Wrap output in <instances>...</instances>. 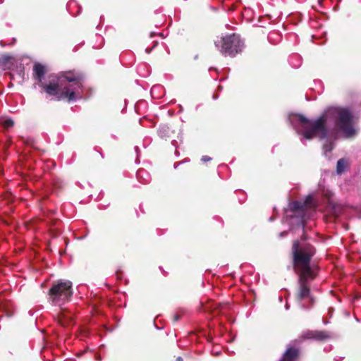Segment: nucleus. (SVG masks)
I'll list each match as a JSON object with an SVG mask.
<instances>
[{
    "instance_id": "1",
    "label": "nucleus",
    "mask_w": 361,
    "mask_h": 361,
    "mask_svg": "<svg viewBox=\"0 0 361 361\" xmlns=\"http://www.w3.org/2000/svg\"><path fill=\"white\" fill-rule=\"evenodd\" d=\"M300 133L306 140L315 137L320 140L329 137V130L326 123L329 118L334 121L336 128L344 134L346 138L354 137L357 130L353 125V115L351 111L344 107H329L326 109L319 118L312 121L300 114H295Z\"/></svg>"
},
{
    "instance_id": "2",
    "label": "nucleus",
    "mask_w": 361,
    "mask_h": 361,
    "mask_svg": "<svg viewBox=\"0 0 361 361\" xmlns=\"http://www.w3.org/2000/svg\"><path fill=\"white\" fill-rule=\"evenodd\" d=\"M291 252L293 269L298 276L295 299L298 303L308 299L309 304L307 306L303 305L302 307L309 309L314 305L315 301L311 295L310 282L316 278V273L311 267V261L317 250L310 244L295 241Z\"/></svg>"
},
{
    "instance_id": "3",
    "label": "nucleus",
    "mask_w": 361,
    "mask_h": 361,
    "mask_svg": "<svg viewBox=\"0 0 361 361\" xmlns=\"http://www.w3.org/2000/svg\"><path fill=\"white\" fill-rule=\"evenodd\" d=\"M82 75L75 71L61 72L56 80H52L49 81V85H44V93L51 100L75 101L78 97V90L82 87Z\"/></svg>"
},
{
    "instance_id": "4",
    "label": "nucleus",
    "mask_w": 361,
    "mask_h": 361,
    "mask_svg": "<svg viewBox=\"0 0 361 361\" xmlns=\"http://www.w3.org/2000/svg\"><path fill=\"white\" fill-rule=\"evenodd\" d=\"M73 293L72 282L59 280L52 283L48 295L52 303L61 305L71 300Z\"/></svg>"
},
{
    "instance_id": "5",
    "label": "nucleus",
    "mask_w": 361,
    "mask_h": 361,
    "mask_svg": "<svg viewBox=\"0 0 361 361\" xmlns=\"http://www.w3.org/2000/svg\"><path fill=\"white\" fill-rule=\"evenodd\" d=\"M216 47H220V51L224 56L231 57L235 56L238 52H240L243 43L240 36L237 34L227 35L221 37L219 42H216Z\"/></svg>"
},
{
    "instance_id": "6",
    "label": "nucleus",
    "mask_w": 361,
    "mask_h": 361,
    "mask_svg": "<svg viewBox=\"0 0 361 361\" xmlns=\"http://www.w3.org/2000/svg\"><path fill=\"white\" fill-rule=\"evenodd\" d=\"M331 338V333L327 331L307 330L303 331L300 338L303 340L312 339L317 341L323 342Z\"/></svg>"
},
{
    "instance_id": "7",
    "label": "nucleus",
    "mask_w": 361,
    "mask_h": 361,
    "mask_svg": "<svg viewBox=\"0 0 361 361\" xmlns=\"http://www.w3.org/2000/svg\"><path fill=\"white\" fill-rule=\"evenodd\" d=\"M301 355V350L298 346L288 344L279 361H298Z\"/></svg>"
},
{
    "instance_id": "8",
    "label": "nucleus",
    "mask_w": 361,
    "mask_h": 361,
    "mask_svg": "<svg viewBox=\"0 0 361 361\" xmlns=\"http://www.w3.org/2000/svg\"><path fill=\"white\" fill-rule=\"evenodd\" d=\"M45 73L46 69L44 66L39 63H35L33 66V77L36 80H37L38 85L42 89V92H44V85H49V82L47 83L42 81Z\"/></svg>"
},
{
    "instance_id": "9",
    "label": "nucleus",
    "mask_w": 361,
    "mask_h": 361,
    "mask_svg": "<svg viewBox=\"0 0 361 361\" xmlns=\"http://www.w3.org/2000/svg\"><path fill=\"white\" fill-rule=\"evenodd\" d=\"M229 307L228 303L209 302L204 306V310L205 311H209L212 313H216V309H218V307Z\"/></svg>"
},
{
    "instance_id": "10",
    "label": "nucleus",
    "mask_w": 361,
    "mask_h": 361,
    "mask_svg": "<svg viewBox=\"0 0 361 361\" xmlns=\"http://www.w3.org/2000/svg\"><path fill=\"white\" fill-rule=\"evenodd\" d=\"M350 163L347 159L342 158L338 160L336 164V173L341 175L349 167Z\"/></svg>"
},
{
    "instance_id": "11",
    "label": "nucleus",
    "mask_w": 361,
    "mask_h": 361,
    "mask_svg": "<svg viewBox=\"0 0 361 361\" xmlns=\"http://www.w3.org/2000/svg\"><path fill=\"white\" fill-rule=\"evenodd\" d=\"M58 322L63 326H67L71 322L69 317H67L64 312H60L57 316Z\"/></svg>"
},
{
    "instance_id": "12",
    "label": "nucleus",
    "mask_w": 361,
    "mask_h": 361,
    "mask_svg": "<svg viewBox=\"0 0 361 361\" xmlns=\"http://www.w3.org/2000/svg\"><path fill=\"white\" fill-rule=\"evenodd\" d=\"M290 209L293 212H304V204L300 201H293L289 204Z\"/></svg>"
},
{
    "instance_id": "13",
    "label": "nucleus",
    "mask_w": 361,
    "mask_h": 361,
    "mask_svg": "<svg viewBox=\"0 0 361 361\" xmlns=\"http://www.w3.org/2000/svg\"><path fill=\"white\" fill-rule=\"evenodd\" d=\"M1 125L2 127L8 130L9 128H12L14 126V122L12 119H5L1 121Z\"/></svg>"
},
{
    "instance_id": "14",
    "label": "nucleus",
    "mask_w": 361,
    "mask_h": 361,
    "mask_svg": "<svg viewBox=\"0 0 361 361\" xmlns=\"http://www.w3.org/2000/svg\"><path fill=\"white\" fill-rule=\"evenodd\" d=\"M313 199L312 197L308 196L305 200L302 202L304 204L305 210L307 208H310L312 205Z\"/></svg>"
},
{
    "instance_id": "15",
    "label": "nucleus",
    "mask_w": 361,
    "mask_h": 361,
    "mask_svg": "<svg viewBox=\"0 0 361 361\" xmlns=\"http://www.w3.org/2000/svg\"><path fill=\"white\" fill-rule=\"evenodd\" d=\"M325 153L331 152L334 149V145L331 142L326 143L323 147Z\"/></svg>"
},
{
    "instance_id": "16",
    "label": "nucleus",
    "mask_w": 361,
    "mask_h": 361,
    "mask_svg": "<svg viewBox=\"0 0 361 361\" xmlns=\"http://www.w3.org/2000/svg\"><path fill=\"white\" fill-rule=\"evenodd\" d=\"M11 59V57L8 55H3L1 57H0V63H2L4 65L6 64L8 62H9Z\"/></svg>"
},
{
    "instance_id": "17",
    "label": "nucleus",
    "mask_w": 361,
    "mask_h": 361,
    "mask_svg": "<svg viewBox=\"0 0 361 361\" xmlns=\"http://www.w3.org/2000/svg\"><path fill=\"white\" fill-rule=\"evenodd\" d=\"M306 238H307L306 235L303 233V234L302 235V236H301V238H300V240H295V241H298V242H299V243H307V244H310V243H307V242H306V241H305V240H306ZM294 242H295V240L293 242V243ZM293 244L292 245V246H293ZM311 245H312V244H311ZM312 246L315 248V247H314L313 245H312Z\"/></svg>"
},
{
    "instance_id": "18",
    "label": "nucleus",
    "mask_w": 361,
    "mask_h": 361,
    "mask_svg": "<svg viewBox=\"0 0 361 361\" xmlns=\"http://www.w3.org/2000/svg\"><path fill=\"white\" fill-rule=\"evenodd\" d=\"M228 308V307H218V309H216V311L215 314H224V310H226Z\"/></svg>"
},
{
    "instance_id": "19",
    "label": "nucleus",
    "mask_w": 361,
    "mask_h": 361,
    "mask_svg": "<svg viewBox=\"0 0 361 361\" xmlns=\"http://www.w3.org/2000/svg\"><path fill=\"white\" fill-rule=\"evenodd\" d=\"M212 159L211 157H209V156H203L202 158H201V160L204 162H206V161H209Z\"/></svg>"
},
{
    "instance_id": "20",
    "label": "nucleus",
    "mask_w": 361,
    "mask_h": 361,
    "mask_svg": "<svg viewBox=\"0 0 361 361\" xmlns=\"http://www.w3.org/2000/svg\"><path fill=\"white\" fill-rule=\"evenodd\" d=\"M180 315L177 314H175V315L173 316V322H178V321L180 319Z\"/></svg>"
},
{
    "instance_id": "21",
    "label": "nucleus",
    "mask_w": 361,
    "mask_h": 361,
    "mask_svg": "<svg viewBox=\"0 0 361 361\" xmlns=\"http://www.w3.org/2000/svg\"><path fill=\"white\" fill-rule=\"evenodd\" d=\"M151 51H152V49H148V48H147V49H145V51H146V53H147V54H149V53L151 52Z\"/></svg>"
},
{
    "instance_id": "22",
    "label": "nucleus",
    "mask_w": 361,
    "mask_h": 361,
    "mask_svg": "<svg viewBox=\"0 0 361 361\" xmlns=\"http://www.w3.org/2000/svg\"><path fill=\"white\" fill-rule=\"evenodd\" d=\"M333 309L330 308L329 309V314H330V317H331Z\"/></svg>"
},
{
    "instance_id": "23",
    "label": "nucleus",
    "mask_w": 361,
    "mask_h": 361,
    "mask_svg": "<svg viewBox=\"0 0 361 361\" xmlns=\"http://www.w3.org/2000/svg\"><path fill=\"white\" fill-rule=\"evenodd\" d=\"M177 361H183V358L181 357H178Z\"/></svg>"
},
{
    "instance_id": "24",
    "label": "nucleus",
    "mask_w": 361,
    "mask_h": 361,
    "mask_svg": "<svg viewBox=\"0 0 361 361\" xmlns=\"http://www.w3.org/2000/svg\"><path fill=\"white\" fill-rule=\"evenodd\" d=\"M0 308L1 309H4V305L3 303H0Z\"/></svg>"
},
{
    "instance_id": "25",
    "label": "nucleus",
    "mask_w": 361,
    "mask_h": 361,
    "mask_svg": "<svg viewBox=\"0 0 361 361\" xmlns=\"http://www.w3.org/2000/svg\"><path fill=\"white\" fill-rule=\"evenodd\" d=\"M286 233V231H284V232H283V233H281V236H282V235H284Z\"/></svg>"
},
{
    "instance_id": "26",
    "label": "nucleus",
    "mask_w": 361,
    "mask_h": 361,
    "mask_svg": "<svg viewBox=\"0 0 361 361\" xmlns=\"http://www.w3.org/2000/svg\"><path fill=\"white\" fill-rule=\"evenodd\" d=\"M57 221H58L57 219H55V220L54 221L53 224H56V222Z\"/></svg>"
}]
</instances>
